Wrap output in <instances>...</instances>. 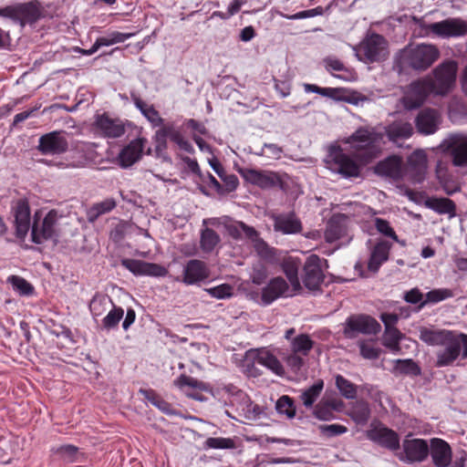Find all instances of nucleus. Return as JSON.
Listing matches in <instances>:
<instances>
[{"mask_svg":"<svg viewBox=\"0 0 467 467\" xmlns=\"http://www.w3.org/2000/svg\"><path fill=\"white\" fill-rule=\"evenodd\" d=\"M342 143L346 147H331L328 168L344 178H356L360 174V165L369 163L380 154L384 133L376 127H361Z\"/></svg>","mask_w":467,"mask_h":467,"instance_id":"nucleus-1","label":"nucleus"},{"mask_svg":"<svg viewBox=\"0 0 467 467\" xmlns=\"http://www.w3.org/2000/svg\"><path fill=\"white\" fill-rule=\"evenodd\" d=\"M441 346L442 349L436 354L437 367L451 366L458 358H467V335L465 334L451 331Z\"/></svg>","mask_w":467,"mask_h":467,"instance_id":"nucleus-2","label":"nucleus"},{"mask_svg":"<svg viewBox=\"0 0 467 467\" xmlns=\"http://www.w3.org/2000/svg\"><path fill=\"white\" fill-rule=\"evenodd\" d=\"M356 57L364 63L385 60L389 56L386 39L378 34L368 35L358 46L353 47Z\"/></svg>","mask_w":467,"mask_h":467,"instance_id":"nucleus-3","label":"nucleus"},{"mask_svg":"<svg viewBox=\"0 0 467 467\" xmlns=\"http://www.w3.org/2000/svg\"><path fill=\"white\" fill-rule=\"evenodd\" d=\"M457 64L445 61L437 66L431 75L424 77L433 95L444 96L453 88L456 80Z\"/></svg>","mask_w":467,"mask_h":467,"instance_id":"nucleus-4","label":"nucleus"},{"mask_svg":"<svg viewBox=\"0 0 467 467\" xmlns=\"http://www.w3.org/2000/svg\"><path fill=\"white\" fill-rule=\"evenodd\" d=\"M407 62L415 70H426L440 57L439 48L433 44H420L405 50Z\"/></svg>","mask_w":467,"mask_h":467,"instance_id":"nucleus-5","label":"nucleus"},{"mask_svg":"<svg viewBox=\"0 0 467 467\" xmlns=\"http://www.w3.org/2000/svg\"><path fill=\"white\" fill-rule=\"evenodd\" d=\"M441 148L451 158L455 167H467V134L454 132L441 142Z\"/></svg>","mask_w":467,"mask_h":467,"instance_id":"nucleus-6","label":"nucleus"},{"mask_svg":"<svg viewBox=\"0 0 467 467\" xmlns=\"http://www.w3.org/2000/svg\"><path fill=\"white\" fill-rule=\"evenodd\" d=\"M62 215L56 210L49 211L41 222L34 221L31 228V240L41 244L57 235L58 221Z\"/></svg>","mask_w":467,"mask_h":467,"instance_id":"nucleus-7","label":"nucleus"},{"mask_svg":"<svg viewBox=\"0 0 467 467\" xmlns=\"http://www.w3.org/2000/svg\"><path fill=\"white\" fill-rule=\"evenodd\" d=\"M350 218L345 214H334L327 223L324 237L327 243L341 244L348 243L351 240L349 233Z\"/></svg>","mask_w":467,"mask_h":467,"instance_id":"nucleus-8","label":"nucleus"},{"mask_svg":"<svg viewBox=\"0 0 467 467\" xmlns=\"http://www.w3.org/2000/svg\"><path fill=\"white\" fill-rule=\"evenodd\" d=\"M238 172L246 182L262 189L285 187L283 176L275 171L244 168L239 169Z\"/></svg>","mask_w":467,"mask_h":467,"instance_id":"nucleus-9","label":"nucleus"},{"mask_svg":"<svg viewBox=\"0 0 467 467\" xmlns=\"http://www.w3.org/2000/svg\"><path fill=\"white\" fill-rule=\"evenodd\" d=\"M11 214L14 217L16 236L25 240L30 229L31 211L26 198H18L11 202Z\"/></svg>","mask_w":467,"mask_h":467,"instance_id":"nucleus-10","label":"nucleus"},{"mask_svg":"<svg viewBox=\"0 0 467 467\" xmlns=\"http://www.w3.org/2000/svg\"><path fill=\"white\" fill-rule=\"evenodd\" d=\"M399 459L407 463L422 462L429 456V443L426 440L409 438L403 440Z\"/></svg>","mask_w":467,"mask_h":467,"instance_id":"nucleus-11","label":"nucleus"},{"mask_svg":"<svg viewBox=\"0 0 467 467\" xmlns=\"http://www.w3.org/2000/svg\"><path fill=\"white\" fill-rule=\"evenodd\" d=\"M94 129L101 137L108 139L120 138L126 132L125 122L107 113L95 117Z\"/></svg>","mask_w":467,"mask_h":467,"instance_id":"nucleus-12","label":"nucleus"},{"mask_svg":"<svg viewBox=\"0 0 467 467\" xmlns=\"http://www.w3.org/2000/svg\"><path fill=\"white\" fill-rule=\"evenodd\" d=\"M433 94L425 78L409 85L402 98L406 109H417L423 104L429 95Z\"/></svg>","mask_w":467,"mask_h":467,"instance_id":"nucleus-13","label":"nucleus"},{"mask_svg":"<svg viewBox=\"0 0 467 467\" xmlns=\"http://www.w3.org/2000/svg\"><path fill=\"white\" fill-rule=\"evenodd\" d=\"M432 36L441 38L459 37L467 34V23L460 18H448L431 23Z\"/></svg>","mask_w":467,"mask_h":467,"instance_id":"nucleus-14","label":"nucleus"},{"mask_svg":"<svg viewBox=\"0 0 467 467\" xmlns=\"http://www.w3.org/2000/svg\"><path fill=\"white\" fill-rule=\"evenodd\" d=\"M298 292V290H294L292 285H288L284 278L275 277L263 289L262 301L264 304L269 305L281 296H293Z\"/></svg>","mask_w":467,"mask_h":467,"instance_id":"nucleus-15","label":"nucleus"},{"mask_svg":"<svg viewBox=\"0 0 467 467\" xmlns=\"http://www.w3.org/2000/svg\"><path fill=\"white\" fill-rule=\"evenodd\" d=\"M109 306L112 308L102 321H120L124 316V310L121 307L112 306L110 298L104 295H96L89 304V309L94 317H99Z\"/></svg>","mask_w":467,"mask_h":467,"instance_id":"nucleus-16","label":"nucleus"},{"mask_svg":"<svg viewBox=\"0 0 467 467\" xmlns=\"http://www.w3.org/2000/svg\"><path fill=\"white\" fill-rule=\"evenodd\" d=\"M429 448V454L435 467H450L452 451L447 441L440 438H432L430 440Z\"/></svg>","mask_w":467,"mask_h":467,"instance_id":"nucleus-17","label":"nucleus"},{"mask_svg":"<svg viewBox=\"0 0 467 467\" xmlns=\"http://www.w3.org/2000/svg\"><path fill=\"white\" fill-rule=\"evenodd\" d=\"M121 265L135 275L160 277L168 274V270L161 265L136 259H123Z\"/></svg>","mask_w":467,"mask_h":467,"instance_id":"nucleus-18","label":"nucleus"},{"mask_svg":"<svg viewBox=\"0 0 467 467\" xmlns=\"http://www.w3.org/2000/svg\"><path fill=\"white\" fill-rule=\"evenodd\" d=\"M367 437L390 451H397L400 448L398 433L382 425L376 426L368 431Z\"/></svg>","mask_w":467,"mask_h":467,"instance_id":"nucleus-19","label":"nucleus"},{"mask_svg":"<svg viewBox=\"0 0 467 467\" xmlns=\"http://www.w3.org/2000/svg\"><path fill=\"white\" fill-rule=\"evenodd\" d=\"M68 143L62 132L53 131L39 139L38 150L44 154H60L67 150Z\"/></svg>","mask_w":467,"mask_h":467,"instance_id":"nucleus-20","label":"nucleus"},{"mask_svg":"<svg viewBox=\"0 0 467 467\" xmlns=\"http://www.w3.org/2000/svg\"><path fill=\"white\" fill-rule=\"evenodd\" d=\"M322 260L317 254H311L307 257L304 265V284L310 289H316L321 284L324 278L322 266Z\"/></svg>","mask_w":467,"mask_h":467,"instance_id":"nucleus-21","label":"nucleus"},{"mask_svg":"<svg viewBox=\"0 0 467 467\" xmlns=\"http://www.w3.org/2000/svg\"><path fill=\"white\" fill-rule=\"evenodd\" d=\"M213 224H222L226 233L236 240L255 236V229L252 226L245 224L243 222L234 221L229 217H223L221 219H211Z\"/></svg>","mask_w":467,"mask_h":467,"instance_id":"nucleus-22","label":"nucleus"},{"mask_svg":"<svg viewBox=\"0 0 467 467\" xmlns=\"http://www.w3.org/2000/svg\"><path fill=\"white\" fill-rule=\"evenodd\" d=\"M427 171L426 153L418 150L408 158L407 174L414 183H420L425 179Z\"/></svg>","mask_w":467,"mask_h":467,"instance_id":"nucleus-23","label":"nucleus"},{"mask_svg":"<svg viewBox=\"0 0 467 467\" xmlns=\"http://www.w3.org/2000/svg\"><path fill=\"white\" fill-rule=\"evenodd\" d=\"M416 128L421 134L430 135L439 130L441 122V117L438 110L433 109H425L420 111L416 118Z\"/></svg>","mask_w":467,"mask_h":467,"instance_id":"nucleus-24","label":"nucleus"},{"mask_svg":"<svg viewBox=\"0 0 467 467\" xmlns=\"http://www.w3.org/2000/svg\"><path fill=\"white\" fill-rule=\"evenodd\" d=\"M210 275L209 268L203 261L190 260L184 266L182 282L188 285L198 284Z\"/></svg>","mask_w":467,"mask_h":467,"instance_id":"nucleus-25","label":"nucleus"},{"mask_svg":"<svg viewBox=\"0 0 467 467\" xmlns=\"http://www.w3.org/2000/svg\"><path fill=\"white\" fill-rule=\"evenodd\" d=\"M144 141L143 139L131 140L121 150L118 161L122 168L130 167L140 159L144 149Z\"/></svg>","mask_w":467,"mask_h":467,"instance_id":"nucleus-26","label":"nucleus"},{"mask_svg":"<svg viewBox=\"0 0 467 467\" xmlns=\"http://www.w3.org/2000/svg\"><path fill=\"white\" fill-rule=\"evenodd\" d=\"M391 244L385 240H380L375 244L370 251V256L368 262V269L372 273H377L382 264L389 259Z\"/></svg>","mask_w":467,"mask_h":467,"instance_id":"nucleus-27","label":"nucleus"},{"mask_svg":"<svg viewBox=\"0 0 467 467\" xmlns=\"http://www.w3.org/2000/svg\"><path fill=\"white\" fill-rule=\"evenodd\" d=\"M50 452L53 457L67 463L80 462L84 456L80 449L73 444L53 446Z\"/></svg>","mask_w":467,"mask_h":467,"instance_id":"nucleus-28","label":"nucleus"},{"mask_svg":"<svg viewBox=\"0 0 467 467\" xmlns=\"http://www.w3.org/2000/svg\"><path fill=\"white\" fill-rule=\"evenodd\" d=\"M376 172L395 180L403 177L402 160L398 156H390L382 161H379L376 168Z\"/></svg>","mask_w":467,"mask_h":467,"instance_id":"nucleus-29","label":"nucleus"},{"mask_svg":"<svg viewBox=\"0 0 467 467\" xmlns=\"http://www.w3.org/2000/svg\"><path fill=\"white\" fill-rule=\"evenodd\" d=\"M384 129L388 139L393 143L407 140L413 133L412 125L404 120H396Z\"/></svg>","mask_w":467,"mask_h":467,"instance_id":"nucleus-30","label":"nucleus"},{"mask_svg":"<svg viewBox=\"0 0 467 467\" xmlns=\"http://www.w3.org/2000/svg\"><path fill=\"white\" fill-rule=\"evenodd\" d=\"M274 228L285 234H294L302 230V224L294 213L280 214L274 217Z\"/></svg>","mask_w":467,"mask_h":467,"instance_id":"nucleus-31","label":"nucleus"},{"mask_svg":"<svg viewBox=\"0 0 467 467\" xmlns=\"http://www.w3.org/2000/svg\"><path fill=\"white\" fill-rule=\"evenodd\" d=\"M157 136L161 138H169L172 142H174L179 147L180 150L185 152H194L192 145L183 137L181 130L172 125H167L162 127L161 130L157 131Z\"/></svg>","mask_w":467,"mask_h":467,"instance_id":"nucleus-32","label":"nucleus"},{"mask_svg":"<svg viewBox=\"0 0 467 467\" xmlns=\"http://www.w3.org/2000/svg\"><path fill=\"white\" fill-rule=\"evenodd\" d=\"M254 351L257 358L258 365H261L268 368L273 373L278 376L284 374L285 370L281 362L270 350L263 348L254 349Z\"/></svg>","mask_w":467,"mask_h":467,"instance_id":"nucleus-33","label":"nucleus"},{"mask_svg":"<svg viewBox=\"0 0 467 467\" xmlns=\"http://www.w3.org/2000/svg\"><path fill=\"white\" fill-rule=\"evenodd\" d=\"M347 415L357 424L364 426L370 417V409L367 401L360 400L350 404Z\"/></svg>","mask_w":467,"mask_h":467,"instance_id":"nucleus-34","label":"nucleus"},{"mask_svg":"<svg viewBox=\"0 0 467 467\" xmlns=\"http://www.w3.org/2000/svg\"><path fill=\"white\" fill-rule=\"evenodd\" d=\"M300 266V261L295 257H286L281 263V268L286 275L289 284L292 285L294 290H301V284L298 278V269Z\"/></svg>","mask_w":467,"mask_h":467,"instance_id":"nucleus-35","label":"nucleus"},{"mask_svg":"<svg viewBox=\"0 0 467 467\" xmlns=\"http://www.w3.org/2000/svg\"><path fill=\"white\" fill-rule=\"evenodd\" d=\"M451 331L434 327H420L419 329L420 338L430 346H441Z\"/></svg>","mask_w":467,"mask_h":467,"instance_id":"nucleus-36","label":"nucleus"},{"mask_svg":"<svg viewBox=\"0 0 467 467\" xmlns=\"http://www.w3.org/2000/svg\"><path fill=\"white\" fill-rule=\"evenodd\" d=\"M424 204L439 214H450L451 217L455 215V203L448 198H428Z\"/></svg>","mask_w":467,"mask_h":467,"instance_id":"nucleus-37","label":"nucleus"},{"mask_svg":"<svg viewBox=\"0 0 467 467\" xmlns=\"http://www.w3.org/2000/svg\"><path fill=\"white\" fill-rule=\"evenodd\" d=\"M40 17V10L34 3L19 5L18 24L21 26L26 24H34Z\"/></svg>","mask_w":467,"mask_h":467,"instance_id":"nucleus-38","label":"nucleus"},{"mask_svg":"<svg viewBox=\"0 0 467 467\" xmlns=\"http://www.w3.org/2000/svg\"><path fill=\"white\" fill-rule=\"evenodd\" d=\"M385 331L382 337V343L393 352L400 350L399 342L402 334L394 327L395 323H384Z\"/></svg>","mask_w":467,"mask_h":467,"instance_id":"nucleus-39","label":"nucleus"},{"mask_svg":"<svg viewBox=\"0 0 467 467\" xmlns=\"http://www.w3.org/2000/svg\"><path fill=\"white\" fill-rule=\"evenodd\" d=\"M257 358L254 349L245 352L241 362V369L247 377L257 378L262 375V370L257 367Z\"/></svg>","mask_w":467,"mask_h":467,"instance_id":"nucleus-40","label":"nucleus"},{"mask_svg":"<svg viewBox=\"0 0 467 467\" xmlns=\"http://www.w3.org/2000/svg\"><path fill=\"white\" fill-rule=\"evenodd\" d=\"M324 389V381L322 379H317L315 383L309 388L304 389L300 395V400L306 408L314 407V403L320 396L322 390Z\"/></svg>","mask_w":467,"mask_h":467,"instance_id":"nucleus-41","label":"nucleus"},{"mask_svg":"<svg viewBox=\"0 0 467 467\" xmlns=\"http://www.w3.org/2000/svg\"><path fill=\"white\" fill-rule=\"evenodd\" d=\"M221 238L217 233L210 228H205L201 234V248L205 253H210L220 244Z\"/></svg>","mask_w":467,"mask_h":467,"instance_id":"nucleus-42","label":"nucleus"},{"mask_svg":"<svg viewBox=\"0 0 467 467\" xmlns=\"http://www.w3.org/2000/svg\"><path fill=\"white\" fill-rule=\"evenodd\" d=\"M313 346L314 341L306 334H300L291 341V350L305 357L308 355Z\"/></svg>","mask_w":467,"mask_h":467,"instance_id":"nucleus-43","label":"nucleus"},{"mask_svg":"<svg viewBox=\"0 0 467 467\" xmlns=\"http://www.w3.org/2000/svg\"><path fill=\"white\" fill-rule=\"evenodd\" d=\"M134 33H121L118 31L108 32L106 36L98 37L96 40L98 45L101 47H109L118 43H123L132 37Z\"/></svg>","mask_w":467,"mask_h":467,"instance_id":"nucleus-44","label":"nucleus"},{"mask_svg":"<svg viewBox=\"0 0 467 467\" xmlns=\"http://www.w3.org/2000/svg\"><path fill=\"white\" fill-rule=\"evenodd\" d=\"M116 203L111 199L104 200L100 202L95 203L88 211L87 216L90 223L95 222L101 214L110 212Z\"/></svg>","mask_w":467,"mask_h":467,"instance_id":"nucleus-45","label":"nucleus"},{"mask_svg":"<svg viewBox=\"0 0 467 467\" xmlns=\"http://www.w3.org/2000/svg\"><path fill=\"white\" fill-rule=\"evenodd\" d=\"M335 380L337 389L344 398L348 400L356 399L358 394V387L354 383L341 375H337Z\"/></svg>","mask_w":467,"mask_h":467,"instance_id":"nucleus-46","label":"nucleus"},{"mask_svg":"<svg viewBox=\"0 0 467 467\" xmlns=\"http://www.w3.org/2000/svg\"><path fill=\"white\" fill-rule=\"evenodd\" d=\"M254 244V247L257 254L264 259L271 261L275 255V249L269 247L265 242H264L255 230V236L249 237L248 239Z\"/></svg>","mask_w":467,"mask_h":467,"instance_id":"nucleus-47","label":"nucleus"},{"mask_svg":"<svg viewBox=\"0 0 467 467\" xmlns=\"http://www.w3.org/2000/svg\"><path fill=\"white\" fill-rule=\"evenodd\" d=\"M7 283H9L13 289L21 296H30L34 292L33 285L21 276L10 275L7 278Z\"/></svg>","mask_w":467,"mask_h":467,"instance_id":"nucleus-48","label":"nucleus"},{"mask_svg":"<svg viewBox=\"0 0 467 467\" xmlns=\"http://www.w3.org/2000/svg\"><path fill=\"white\" fill-rule=\"evenodd\" d=\"M452 296L453 293L449 288L433 289L424 296L425 298L420 304V306H423L427 304H436Z\"/></svg>","mask_w":467,"mask_h":467,"instance_id":"nucleus-49","label":"nucleus"},{"mask_svg":"<svg viewBox=\"0 0 467 467\" xmlns=\"http://www.w3.org/2000/svg\"><path fill=\"white\" fill-rule=\"evenodd\" d=\"M394 371L400 374L419 376L420 368L412 359H397Z\"/></svg>","mask_w":467,"mask_h":467,"instance_id":"nucleus-50","label":"nucleus"},{"mask_svg":"<svg viewBox=\"0 0 467 467\" xmlns=\"http://www.w3.org/2000/svg\"><path fill=\"white\" fill-rule=\"evenodd\" d=\"M313 416L319 420H332L336 419L335 413L331 410L325 399H322L313 407Z\"/></svg>","mask_w":467,"mask_h":467,"instance_id":"nucleus-51","label":"nucleus"},{"mask_svg":"<svg viewBox=\"0 0 467 467\" xmlns=\"http://www.w3.org/2000/svg\"><path fill=\"white\" fill-rule=\"evenodd\" d=\"M203 446L205 449H234L235 442L230 438L211 437L204 441Z\"/></svg>","mask_w":467,"mask_h":467,"instance_id":"nucleus-52","label":"nucleus"},{"mask_svg":"<svg viewBox=\"0 0 467 467\" xmlns=\"http://www.w3.org/2000/svg\"><path fill=\"white\" fill-rule=\"evenodd\" d=\"M46 329L57 337H62L68 342H73L70 329L63 326L62 323H46Z\"/></svg>","mask_w":467,"mask_h":467,"instance_id":"nucleus-53","label":"nucleus"},{"mask_svg":"<svg viewBox=\"0 0 467 467\" xmlns=\"http://www.w3.org/2000/svg\"><path fill=\"white\" fill-rule=\"evenodd\" d=\"M276 410L281 414H285L288 418H294L296 415V409L293 400L288 396H282L276 402Z\"/></svg>","mask_w":467,"mask_h":467,"instance_id":"nucleus-54","label":"nucleus"},{"mask_svg":"<svg viewBox=\"0 0 467 467\" xmlns=\"http://www.w3.org/2000/svg\"><path fill=\"white\" fill-rule=\"evenodd\" d=\"M349 328L363 334L376 335L381 330L380 323H348Z\"/></svg>","mask_w":467,"mask_h":467,"instance_id":"nucleus-55","label":"nucleus"},{"mask_svg":"<svg viewBox=\"0 0 467 467\" xmlns=\"http://www.w3.org/2000/svg\"><path fill=\"white\" fill-rule=\"evenodd\" d=\"M360 355L366 359H376L379 357L380 349L376 348L373 343L360 341L358 343Z\"/></svg>","mask_w":467,"mask_h":467,"instance_id":"nucleus-56","label":"nucleus"},{"mask_svg":"<svg viewBox=\"0 0 467 467\" xmlns=\"http://www.w3.org/2000/svg\"><path fill=\"white\" fill-rule=\"evenodd\" d=\"M375 227L379 233L381 234L388 236L394 240L395 242H399L398 235L394 232L393 228L390 226L389 223L386 220L376 218L375 219Z\"/></svg>","mask_w":467,"mask_h":467,"instance_id":"nucleus-57","label":"nucleus"},{"mask_svg":"<svg viewBox=\"0 0 467 467\" xmlns=\"http://www.w3.org/2000/svg\"><path fill=\"white\" fill-rule=\"evenodd\" d=\"M233 286L228 284H222L220 285L207 289V292L215 298L223 299L230 297L233 295Z\"/></svg>","mask_w":467,"mask_h":467,"instance_id":"nucleus-58","label":"nucleus"},{"mask_svg":"<svg viewBox=\"0 0 467 467\" xmlns=\"http://www.w3.org/2000/svg\"><path fill=\"white\" fill-rule=\"evenodd\" d=\"M410 317V309L409 306H401L396 309L392 314H382L381 321H398L399 319H406Z\"/></svg>","mask_w":467,"mask_h":467,"instance_id":"nucleus-59","label":"nucleus"},{"mask_svg":"<svg viewBox=\"0 0 467 467\" xmlns=\"http://www.w3.org/2000/svg\"><path fill=\"white\" fill-rule=\"evenodd\" d=\"M319 430L327 437L339 436L348 431V428L340 424L320 425Z\"/></svg>","mask_w":467,"mask_h":467,"instance_id":"nucleus-60","label":"nucleus"},{"mask_svg":"<svg viewBox=\"0 0 467 467\" xmlns=\"http://www.w3.org/2000/svg\"><path fill=\"white\" fill-rule=\"evenodd\" d=\"M174 384L183 389L185 387H190L192 389H202V383L192 377L186 375H181L175 381Z\"/></svg>","mask_w":467,"mask_h":467,"instance_id":"nucleus-61","label":"nucleus"},{"mask_svg":"<svg viewBox=\"0 0 467 467\" xmlns=\"http://www.w3.org/2000/svg\"><path fill=\"white\" fill-rule=\"evenodd\" d=\"M301 356H302L301 354L292 351V353L290 355H288L285 359L286 365L294 372L299 371L305 364L304 358Z\"/></svg>","mask_w":467,"mask_h":467,"instance_id":"nucleus-62","label":"nucleus"},{"mask_svg":"<svg viewBox=\"0 0 467 467\" xmlns=\"http://www.w3.org/2000/svg\"><path fill=\"white\" fill-rule=\"evenodd\" d=\"M412 21L418 26V35L421 37L432 36L431 24H427L422 17H412Z\"/></svg>","mask_w":467,"mask_h":467,"instance_id":"nucleus-63","label":"nucleus"},{"mask_svg":"<svg viewBox=\"0 0 467 467\" xmlns=\"http://www.w3.org/2000/svg\"><path fill=\"white\" fill-rule=\"evenodd\" d=\"M282 154V149L276 144H265L259 155L268 158L279 159Z\"/></svg>","mask_w":467,"mask_h":467,"instance_id":"nucleus-64","label":"nucleus"}]
</instances>
